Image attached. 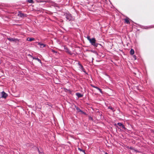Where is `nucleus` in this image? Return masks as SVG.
Returning a JSON list of instances; mask_svg holds the SVG:
<instances>
[{
  "instance_id": "a211bd4d",
  "label": "nucleus",
  "mask_w": 154,
  "mask_h": 154,
  "mask_svg": "<svg viewBox=\"0 0 154 154\" xmlns=\"http://www.w3.org/2000/svg\"><path fill=\"white\" fill-rule=\"evenodd\" d=\"M122 127V128L124 129L125 130L126 129V128H125V126L122 124V125L121 126Z\"/></svg>"
},
{
  "instance_id": "412c9836",
  "label": "nucleus",
  "mask_w": 154,
  "mask_h": 154,
  "mask_svg": "<svg viewBox=\"0 0 154 154\" xmlns=\"http://www.w3.org/2000/svg\"><path fill=\"white\" fill-rule=\"evenodd\" d=\"M88 39L90 41V39H91V38H90L89 36H88L87 37Z\"/></svg>"
},
{
  "instance_id": "423d86ee",
  "label": "nucleus",
  "mask_w": 154,
  "mask_h": 154,
  "mask_svg": "<svg viewBox=\"0 0 154 154\" xmlns=\"http://www.w3.org/2000/svg\"><path fill=\"white\" fill-rule=\"evenodd\" d=\"M7 96V94L5 93L4 92H2V97L4 98H5Z\"/></svg>"
},
{
  "instance_id": "f257e3e1",
  "label": "nucleus",
  "mask_w": 154,
  "mask_h": 154,
  "mask_svg": "<svg viewBox=\"0 0 154 154\" xmlns=\"http://www.w3.org/2000/svg\"><path fill=\"white\" fill-rule=\"evenodd\" d=\"M78 67L79 68V70L81 72H83L85 74H87L83 67V66L80 63H79V62L78 63Z\"/></svg>"
},
{
  "instance_id": "9d476101",
  "label": "nucleus",
  "mask_w": 154,
  "mask_h": 154,
  "mask_svg": "<svg viewBox=\"0 0 154 154\" xmlns=\"http://www.w3.org/2000/svg\"><path fill=\"white\" fill-rule=\"evenodd\" d=\"M125 22L127 24H129L130 23L129 20L128 19L126 18L124 19Z\"/></svg>"
},
{
  "instance_id": "4468645a",
  "label": "nucleus",
  "mask_w": 154,
  "mask_h": 154,
  "mask_svg": "<svg viewBox=\"0 0 154 154\" xmlns=\"http://www.w3.org/2000/svg\"><path fill=\"white\" fill-rule=\"evenodd\" d=\"M108 108L109 109H111L113 112H114L115 111L114 110V108L111 106H109L108 107Z\"/></svg>"
},
{
  "instance_id": "b1692460",
  "label": "nucleus",
  "mask_w": 154,
  "mask_h": 154,
  "mask_svg": "<svg viewBox=\"0 0 154 154\" xmlns=\"http://www.w3.org/2000/svg\"><path fill=\"white\" fill-rule=\"evenodd\" d=\"M105 154H108V153H107L106 152H105Z\"/></svg>"
},
{
  "instance_id": "20e7f679",
  "label": "nucleus",
  "mask_w": 154,
  "mask_h": 154,
  "mask_svg": "<svg viewBox=\"0 0 154 154\" xmlns=\"http://www.w3.org/2000/svg\"><path fill=\"white\" fill-rule=\"evenodd\" d=\"M18 16L21 17H26V15L20 12H19L18 14Z\"/></svg>"
},
{
  "instance_id": "7ed1b4c3",
  "label": "nucleus",
  "mask_w": 154,
  "mask_h": 154,
  "mask_svg": "<svg viewBox=\"0 0 154 154\" xmlns=\"http://www.w3.org/2000/svg\"><path fill=\"white\" fill-rule=\"evenodd\" d=\"M78 113H79V114L80 115H86V114L85 112H83V111L80 109L78 108Z\"/></svg>"
},
{
  "instance_id": "9b49d317",
  "label": "nucleus",
  "mask_w": 154,
  "mask_h": 154,
  "mask_svg": "<svg viewBox=\"0 0 154 154\" xmlns=\"http://www.w3.org/2000/svg\"><path fill=\"white\" fill-rule=\"evenodd\" d=\"M83 96V94H81L79 93H78V94H77L78 98L81 97H82Z\"/></svg>"
},
{
  "instance_id": "f8f14e48",
  "label": "nucleus",
  "mask_w": 154,
  "mask_h": 154,
  "mask_svg": "<svg viewBox=\"0 0 154 154\" xmlns=\"http://www.w3.org/2000/svg\"><path fill=\"white\" fill-rule=\"evenodd\" d=\"M34 40V39L33 38H27V40L29 41H32Z\"/></svg>"
},
{
  "instance_id": "f3484780",
  "label": "nucleus",
  "mask_w": 154,
  "mask_h": 154,
  "mask_svg": "<svg viewBox=\"0 0 154 154\" xmlns=\"http://www.w3.org/2000/svg\"><path fill=\"white\" fill-rule=\"evenodd\" d=\"M117 125L120 126H121L122 125V124L121 123H118Z\"/></svg>"
},
{
  "instance_id": "5701e85b",
  "label": "nucleus",
  "mask_w": 154,
  "mask_h": 154,
  "mask_svg": "<svg viewBox=\"0 0 154 154\" xmlns=\"http://www.w3.org/2000/svg\"><path fill=\"white\" fill-rule=\"evenodd\" d=\"M89 119L91 120H93L92 118L91 117H90V116L89 117Z\"/></svg>"
},
{
  "instance_id": "6e6552de",
  "label": "nucleus",
  "mask_w": 154,
  "mask_h": 154,
  "mask_svg": "<svg viewBox=\"0 0 154 154\" xmlns=\"http://www.w3.org/2000/svg\"><path fill=\"white\" fill-rule=\"evenodd\" d=\"M38 45L40 46V47L41 48H42L45 46V45L41 43H38Z\"/></svg>"
},
{
  "instance_id": "6ab92c4d",
  "label": "nucleus",
  "mask_w": 154,
  "mask_h": 154,
  "mask_svg": "<svg viewBox=\"0 0 154 154\" xmlns=\"http://www.w3.org/2000/svg\"><path fill=\"white\" fill-rule=\"evenodd\" d=\"M133 57L134 58V60H136L137 59L136 56L135 55H134L133 56Z\"/></svg>"
},
{
  "instance_id": "0eeeda50",
  "label": "nucleus",
  "mask_w": 154,
  "mask_h": 154,
  "mask_svg": "<svg viewBox=\"0 0 154 154\" xmlns=\"http://www.w3.org/2000/svg\"><path fill=\"white\" fill-rule=\"evenodd\" d=\"M8 39L10 41L15 42L17 40H18L17 39H15L13 38H8Z\"/></svg>"
},
{
  "instance_id": "393cba45",
  "label": "nucleus",
  "mask_w": 154,
  "mask_h": 154,
  "mask_svg": "<svg viewBox=\"0 0 154 154\" xmlns=\"http://www.w3.org/2000/svg\"><path fill=\"white\" fill-rule=\"evenodd\" d=\"M152 132L154 133V130H152Z\"/></svg>"
},
{
  "instance_id": "aec40b11",
  "label": "nucleus",
  "mask_w": 154,
  "mask_h": 154,
  "mask_svg": "<svg viewBox=\"0 0 154 154\" xmlns=\"http://www.w3.org/2000/svg\"><path fill=\"white\" fill-rule=\"evenodd\" d=\"M91 86H92L93 87V88H96L97 89V88L98 87H96V86H95L94 85H91Z\"/></svg>"
},
{
  "instance_id": "4be33fe9",
  "label": "nucleus",
  "mask_w": 154,
  "mask_h": 154,
  "mask_svg": "<svg viewBox=\"0 0 154 154\" xmlns=\"http://www.w3.org/2000/svg\"><path fill=\"white\" fill-rule=\"evenodd\" d=\"M32 0H28V1L30 3L32 2Z\"/></svg>"
},
{
  "instance_id": "39448f33",
  "label": "nucleus",
  "mask_w": 154,
  "mask_h": 154,
  "mask_svg": "<svg viewBox=\"0 0 154 154\" xmlns=\"http://www.w3.org/2000/svg\"><path fill=\"white\" fill-rule=\"evenodd\" d=\"M66 17L67 20H72V19L70 14H67L66 15Z\"/></svg>"
},
{
  "instance_id": "ddd939ff",
  "label": "nucleus",
  "mask_w": 154,
  "mask_h": 154,
  "mask_svg": "<svg viewBox=\"0 0 154 154\" xmlns=\"http://www.w3.org/2000/svg\"><path fill=\"white\" fill-rule=\"evenodd\" d=\"M32 58L33 59L37 60L38 62H39L40 63H41V61L39 59L36 58H34L33 57H32Z\"/></svg>"
},
{
  "instance_id": "f03ea898",
  "label": "nucleus",
  "mask_w": 154,
  "mask_h": 154,
  "mask_svg": "<svg viewBox=\"0 0 154 154\" xmlns=\"http://www.w3.org/2000/svg\"><path fill=\"white\" fill-rule=\"evenodd\" d=\"M96 41L95 38H92L91 39H90V42L91 44L92 45L94 46L95 47L97 46L98 45H100L99 44L96 43Z\"/></svg>"
},
{
  "instance_id": "1a4fd4ad",
  "label": "nucleus",
  "mask_w": 154,
  "mask_h": 154,
  "mask_svg": "<svg viewBox=\"0 0 154 154\" xmlns=\"http://www.w3.org/2000/svg\"><path fill=\"white\" fill-rule=\"evenodd\" d=\"M130 53L131 55H133L134 53V51L133 49H131L130 51Z\"/></svg>"
},
{
  "instance_id": "dca6fc26",
  "label": "nucleus",
  "mask_w": 154,
  "mask_h": 154,
  "mask_svg": "<svg viewBox=\"0 0 154 154\" xmlns=\"http://www.w3.org/2000/svg\"><path fill=\"white\" fill-rule=\"evenodd\" d=\"M97 89L98 90H99V91H100V93H102V90L100 88L98 87L97 88Z\"/></svg>"
},
{
  "instance_id": "2eb2a0df",
  "label": "nucleus",
  "mask_w": 154,
  "mask_h": 154,
  "mask_svg": "<svg viewBox=\"0 0 154 154\" xmlns=\"http://www.w3.org/2000/svg\"><path fill=\"white\" fill-rule=\"evenodd\" d=\"M78 149L80 150V151H81V152H83V153H85V152H84V150L82 149H80V148H78Z\"/></svg>"
}]
</instances>
